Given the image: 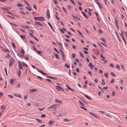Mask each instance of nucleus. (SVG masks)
Listing matches in <instances>:
<instances>
[{
	"mask_svg": "<svg viewBox=\"0 0 127 127\" xmlns=\"http://www.w3.org/2000/svg\"><path fill=\"white\" fill-rule=\"evenodd\" d=\"M47 109L48 110H50L53 111H55L56 110V105L54 104L53 105H51L47 108Z\"/></svg>",
	"mask_w": 127,
	"mask_h": 127,
	"instance_id": "obj_1",
	"label": "nucleus"
},
{
	"mask_svg": "<svg viewBox=\"0 0 127 127\" xmlns=\"http://www.w3.org/2000/svg\"><path fill=\"white\" fill-rule=\"evenodd\" d=\"M63 104L61 101L56 99V107H58Z\"/></svg>",
	"mask_w": 127,
	"mask_h": 127,
	"instance_id": "obj_2",
	"label": "nucleus"
},
{
	"mask_svg": "<svg viewBox=\"0 0 127 127\" xmlns=\"http://www.w3.org/2000/svg\"><path fill=\"white\" fill-rule=\"evenodd\" d=\"M34 18L35 20H37L39 21H43L45 20V18L42 17H34Z\"/></svg>",
	"mask_w": 127,
	"mask_h": 127,
	"instance_id": "obj_3",
	"label": "nucleus"
},
{
	"mask_svg": "<svg viewBox=\"0 0 127 127\" xmlns=\"http://www.w3.org/2000/svg\"><path fill=\"white\" fill-rule=\"evenodd\" d=\"M61 86L62 85H60L59 86H56V89H57L59 91H64V89L61 87Z\"/></svg>",
	"mask_w": 127,
	"mask_h": 127,
	"instance_id": "obj_4",
	"label": "nucleus"
},
{
	"mask_svg": "<svg viewBox=\"0 0 127 127\" xmlns=\"http://www.w3.org/2000/svg\"><path fill=\"white\" fill-rule=\"evenodd\" d=\"M14 60L12 58H11L10 59L9 61V66H11L13 64Z\"/></svg>",
	"mask_w": 127,
	"mask_h": 127,
	"instance_id": "obj_5",
	"label": "nucleus"
},
{
	"mask_svg": "<svg viewBox=\"0 0 127 127\" xmlns=\"http://www.w3.org/2000/svg\"><path fill=\"white\" fill-rule=\"evenodd\" d=\"M55 121H50L48 122V125L50 127H51L52 125L53 124L55 123Z\"/></svg>",
	"mask_w": 127,
	"mask_h": 127,
	"instance_id": "obj_6",
	"label": "nucleus"
},
{
	"mask_svg": "<svg viewBox=\"0 0 127 127\" xmlns=\"http://www.w3.org/2000/svg\"><path fill=\"white\" fill-rule=\"evenodd\" d=\"M46 15L48 19L50 18V13L49 10L47 9V11Z\"/></svg>",
	"mask_w": 127,
	"mask_h": 127,
	"instance_id": "obj_7",
	"label": "nucleus"
},
{
	"mask_svg": "<svg viewBox=\"0 0 127 127\" xmlns=\"http://www.w3.org/2000/svg\"><path fill=\"white\" fill-rule=\"evenodd\" d=\"M18 63L19 68L20 69H22V67L21 65V61H18Z\"/></svg>",
	"mask_w": 127,
	"mask_h": 127,
	"instance_id": "obj_8",
	"label": "nucleus"
},
{
	"mask_svg": "<svg viewBox=\"0 0 127 127\" xmlns=\"http://www.w3.org/2000/svg\"><path fill=\"white\" fill-rule=\"evenodd\" d=\"M37 70L39 72L41 73L43 75H47L45 73H44L42 71L38 69H37Z\"/></svg>",
	"mask_w": 127,
	"mask_h": 127,
	"instance_id": "obj_9",
	"label": "nucleus"
},
{
	"mask_svg": "<svg viewBox=\"0 0 127 127\" xmlns=\"http://www.w3.org/2000/svg\"><path fill=\"white\" fill-rule=\"evenodd\" d=\"M37 90L36 89H31L30 90V92H37Z\"/></svg>",
	"mask_w": 127,
	"mask_h": 127,
	"instance_id": "obj_10",
	"label": "nucleus"
},
{
	"mask_svg": "<svg viewBox=\"0 0 127 127\" xmlns=\"http://www.w3.org/2000/svg\"><path fill=\"white\" fill-rule=\"evenodd\" d=\"M21 72L20 70H18L17 72V74L19 77H20L21 75Z\"/></svg>",
	"mask_w": 127,
	"mask_h": 127,
	"instance_id": "obj_11",
	"label": "nucleus"
},
{
	"mask_svg": "<svg viewBox=\"0 0 127 127\" xmlns=\"http://www.w3.org/2000/svg\"><path fill=\"white\" fill-rule=\"evenodd\" d=\"M14 95L16 97H19L20 98H21V95L19 94H16L15 93H13Z\"/></svg>",
	"mask_w": 127,
	"mask_h": 127,
	"instance_id": "obj_12",
	"label": "nucleus"
},
{
	"mask_svg": "<svg viewBox=\"0 0 127 127\" xmlns=\"http://www.w3.org/2000/svg\"><path fill=\"white\" fill-rule=\"evenodd\" d=\"M35 23L36 25H38L42 27H43L42 25L39 22H35Z\"/></svg>",
	"mask_w": 127,
	"mask_h": 127,
	"instance_id": "obj_13",
	"label": "nucleus"
},
{
	"mask_svg": "<svg viewBox=\"0 0 127 127\" xmlns=\"http://www.w3.org/2000/svg\"><path fill=\"white\" fill-rule=\"evenodd\" d=\"M48 25H49V26H50V28H51V29H52V31H53V32H54L55 31L53 29V27H52V26L51 25V24L49 23V22H48Z\"/></svg>",
	"mask_w": 127,
	"mask_h": 127,
	"instance_id": "obj_14",
	"label": "nucleus"
},
{
	"mask_svg": "<svg viewBox=\"0 0 127 127\" xmlns=\"http://www.w3.org/2000/svg\"><path fill=\"white\" fill-rule=\"evenodd\" d=\"M17 6L18 7H23V5L21 3H17Z\"/></svg>",
	"mask_w": 127,
	"mask_h": 127,
	"instance_id": "obj_15",
	"label": "nucleus"
},
{
	"mask_svg": "<svg viewBox=\"0 0 127 127\" xmlns=\"http://www.w3.org/2000/svg\"><path fill=\"white\" fill-rule=\"evenodd\" d=\"M77 32H78V33H79V35H80V36L81 37H83V35L82 34V33L79 31L78 30H77Z\"/></svg>",
	"mask_w": 127,
	"mask_h": 127,
	"instance_id": "obj_16",
	"label": "nucleus"
},
{
	"mask_svg": "<svg viewBox=\"0 0 127 127\" xmlns=\"http://www.w3.org/2000/svg\"><path fill=\"white\" fill-rule=\"evenodd\" d=\"M100 56L101 58L103 59H102L101 60L103 61L105 59V58L103 56L102 54H100Z\"/></svg>",
	"mask_w": 127,
	"mask_h": 127,
	"instance_id": "obj_17",
	"label": "nucleus"
},
{
	"mask_svg": "<svg viewBox=\"0 0 127 127\" xmlns=\"http://www.w3.org/2000/svg\"><path fill=\"white\" fill-rule=\"evenodd\" d=\"M5 106H4V105H2L1 106V108L2 109H3V112L4 110H5Z\"/></svg>",
	"mask_w": 127,
	"mask_h": 127,
	"instance_id": "obj_18",
	"label": "nucleus"
},
{
	"mask_svg": "<svg viewBox=\"0 0 127 127\" xmlns=\"http://www.w3.org/2000/svg\"><path fill=\"white\" fill-rule=\"evenodd\" d=\"M21 86V84L20 83H19L17 84L16 86V87L17 88H19Z\"/></svg>",
	"mask_w": 127,
	"mask_h": 127,
	"instance_id": "obj_19",
	"label": "nucleus"
},
{
	"mask_svg": "<svg viewBox=\"0 0 127 127\" xmlns=\"http://www.w3.org/2000/svg\"><path fill=\"white\" fill-rule=\"evenodd\" d=\"M102 82L101 83V84H103V85H105V83L104 81V79H102L101 80Z\"/></svg>",
	"mask_w": 127,
	"mask_h": 127,
	"instance_id": "obj_20",
	"label": "nucleus"
},
{
	"mask_svg": "<svg viewBox=\"0 0 127 127\" xmlns=\"http://www.w3.org/2000/svg\"><path fill=\"white\" fill-rule=\"evenodd\" d=\"M116 67L118 69V70H120L121 69L120 66L118 64L116 65Z\"/></svg>",
	"mask_w": 127,
	"mask_h": 127,
	"instance_id": "obj_21",
	"label": "nucleus"
},
{
	"mask_svg": "<svg viewBox=\"0 0 127 127\" xmlns=\"http://www.w3.org/2000/svg\"><path fill=\"white\" fill-rule=\"evenodd\" d=\"M96 3L98 4V6L100 8V9L101 8V5L100 3L98 2H96Z\"/></svg>",
	"mask_w": 127,
	"mask_h": 127,
	"instance_id": "obj_22",
	"label": "nucleus"
},
{
	"mask_svg": "<svg viewBox=\"0 0 127 127\" xmlns=\"http://www.w3.org/2000/svg\"><path fill=\"white\" fill-rule=\"evenodd\" d=\"M3 50L4 52H9V51L7 49H3Z\"/></svg>",
	"mask_w": 127,
	"mask_h": 127,
	"instance_id": "obj_23",
	"label": "nucleus"
},
{
	"mask_svg": "<svg viewBox=\"0 0 127 127\" xmlns=\"http://www.w3.org/2000/svg\"><path fill=\"white\" fill-rule=\"evenodd\" d=\"M25 59L27 61L28 60H29L28 56V55L26 56L25 57Z\"/></svg>",
	"mask_w": 127,
	"mask_h": 127,
	"instance_id": "obj_24",
	"label": "nucleus"
},
{
	"mask_svg": "<svg viewBox=\"0 0 127 127\" xmlns=\"http://www.w3.org/2000/svg\"><path fill=\"white\" fill-rule=\"evenodd\" d=\"M22 28H26L27 29H30V27L28 26H22Z\"/></svg>",
	"mask_w": 127,
	"mask_h": 127,
	"instance_id": "obj_25",
	"label": "nucleus"
},
{
	"mask_svg": "<svg viewBox=\"0 0 127 127\" xmlns=\"http://www.w3.org/2000/svg\"><path fill=\"white\" fill-rule=\"evenodd\" d=\"M8 96L9 97L11 98H12L13 97V96L11 95H8Z\"/></svg>",
	"mask_w": 127,
	"mask_h": 127,
	"instance_id": "obj_26",
	"label": "nucleus"
},
{
	"mask_svg": "<svg viewBox=\"0 0 127 127\" xmlns=\"http://www.w3.org/2000/svg\"><path fill=\"white\" fill-rule=\"evenodd\" d=\"M13 81H14V80L13 79H11L10 80V83H11V84L12 85H13Z\"/></svg>",
	"mask_w": 127,
	"mask_h": 127,
	"instance_id": "obj_27",
	"label": "nucleus"
},
{
	"mask_svg": "<svg viewBox=\"0 0 127 127\" xmlns=\"http://www.w3.org/2000/svg\"><path fill=\"white\" fill-rule=\"evenodd\" d=\"M20 52L22 54H24V50L23 49L21 50H20Z\"/></svg>",
	"mask_w": 127,
	"mask_h": 127,
	"instance_id": "obj_28",
	"label": "nucleus"
},
{
	"mask_svg": "<svg viewBox=\"0 0 127 127\" xmlns=\"http://www.w3.org/2000/svg\"><path fill=\"white\" fill-rule=\"evenodd\" d=\"M94 116L97 119H100V117L96 115H95Z\"/></svg>",
	"mask_w": 127,
	"mask_h": 127,
	"instance_id": "obj_29",
	"label": "nucleus"
},
{
	"mask_svg": "<svg viewBox=\"0 0 127 127\" xmlns=\"http://www.w3.org/2000/svg\"><path fill=\"white\" fill-rule=\"evenodd\" d=\"M79 53H80V54L81 56V57H82L83 58H84V55H83V54L80 51L79 52Z\"/></svg>",
	"mask_w": 127,
	"mask_h": 127,
	"instance_id": "obj_30",
	"label": "nucleus"
},
{
	"mask_svg": "<svg viewBox=\"0 0 127 127\" xmlns=\"http://www.w3.org/2000/svg\"><path fill=\"white\" fill-rule=\"evenodd\" d=\"M26 8L29 11H31L32 10L29 7L27 6L26 7Z\"/></svg>",
	"mask_w": 127,
	"mask_h": 127,
	"instance_id": "obj_31",
	"label": "nucleus"
},
{
	"mask_svg": "<svg viewBox=\"0 0 127 127\" xmlns=\"http://www.w3.org/2000/svg\"><path fill=\"white\" fill-rule=\"evenodd\" d=\"M63 121L65 122H69L70 121L68 119L65 118L63 120Z\"/></svg>",
	"mask_w": 127,
	"mask_h": 127,
	"instance_id": "obj_32",
	"label": "nucleus"
},
{
	"mask_svg": "<svg viewBox=\"0 0 127 127\" xmlns=\"http://www.w3.org/2000/svg\"><path fill=\"white\" fill-rule=\"evenodd\" d=\"M105 76L107 78H108V73H105L104 74Z\"/></svg>",
	"mask_w": 127,
	"mask_h": 127,
	"instance_id": "obj_33",
	"label": "nucleus"
},
{
	"mask_svg": "<svg viewBox=\"0 0 127 127\" xmlns=\"http://www.w3.org/2000/svg\"><path fill=\"white\" fill-rule=\"evenodd\" d=\"M63 10H64V11L66 13H67V12L66 11V9H65L64 7H63Z\"/></svg>",
	"mask_w": 127,
	"mask_h": 127,
	"instance_id": "obj_34",
	"label": "nucleus"
},
{
	"mask_svg": "<svg viewBox=\"0 0 127 127\" xmlns=\"http://www.w3.org/2000/svg\"><path fill=\"white\" fill-rule=\"evenodd\" d=\"M84 96H85L88 99H89L90 100H91V99L88 96L86 95H84Z\"/></svg>",
	"mask_w": 127,
	"mask_h": 127,
	"instance_id": "obj_35",
	"label": "nucleus"
},
{
	"mask_svg": "<svg viewBox=\"0 0 127 127\" xmlns=\"http://www.w3.org/2000/svg\"><path fill=\"white\" fill-rule=\"evenodd\" d=\"M122 38L123 40L124 41L125 44H126V41L125 40V39L124 37L123 36H122Z\"/></svg>",
	"mask_w": 127,
	"mask_h": 127,
	"instance_id": "obj_36",
	"label": "nucleus"
},
{
	"mask_svg": "<svg viewBox=\"0 0 127 127\" xmlns=\"http://www.w3.org/2000/svg\"><path fill=\"white\" fill-rule=\"evenodd\" d=\"M64 66L65 67H67V68H69V66L66 64H65Z\"/></svg>",
	"mask_w": 127,
	"mask_h": 127,
	"instance_id": "obj_37",
	"label": "nucleus"
},
{
	"mask_svg": "<svg viewBox=\"0 0 127 127\" xmlns=\"http://www.w3.org/2000/svg\"><path fill=\"white\" fill-rule=\"evenodd\" d=\"M99 112H100L102 114H105V111H99Z\"/></svg>",
	"mask_w": 127,
	"mask_h": 127,
	"instance_id": "obj_38",
	"label": "nucleus"
},
{
	"mask_svg": "<svg viewBox=\"0 0 127 127\" xmlns=\"http://www.w3.org/2000/svg\"><path fill=\"white\" fill-rule=\"evenodd\" d=\"M78 102L79 103H80L81 104V105L82 106H84V104L83 103L81 102L80 101H78Z\"/></svg>",
	"mask_w": 127,
	"mask_h": 127,
	"instance_id": "obj_39",
	"label": "nucleus"
},
{
	"mask_svg": "<svg viewBox=\"0 0 127 127\" xmlns=\"http://www.w3.org/2000/svg\"><path fill=\"white\" fill-rule=\"evenodd\" d=\"M105 115L106 116H107L110 118H112V116H111L109 115V114H106Z\"/></svg>",
	"mask_w": 127,
	"mask_h": 127,
	"instance_id": "obj_40",
	"label": "nucleus"
},
{
	"mask_svg": "<svg viewBox=\"0 0 127 127\" xmlns=\"http://www.w3.org/2000/svg\"><path fill=\"white\" fill-rule=\"evenodd\" d=\"M12 47L13 48L15 47V44L13 42H12Z\"/></svg>",
	"mask_w": 127,
	"mask_h": 127,
	"instance_id": "obj_41",
	"label": "nucleus"
},
{
	"mask_svg": "<svg viewBox=\"0 0 127 127\" xmlns=\"http://www.w3.org/2000/svg\"><path fill=\"white\" fill-rule=\"evenodd\" d=\"M98 88L99 89H100L101 91H102V92H103V90L102 88L101 87H100V86H98Z\"/></svg>",
	"mask_w": 127,
	"mask_h": 127,
	"instance_id": "obj_42",
	"label": "nucleus"
},
{
	"mask_svg": "<svg viewBox=\"0 0 127 127\" xmlns=\"http://www.w3.org/2000/svg\"><path fill=\"white\" fill-rule=\"evenodd\" d=\"M31 105V104L30 103H28L26 104V106L28 107H30Z\"/></svg>",
	"mask_w": 127,
	"mask_h": 127,
	"instance_id": "obj_43",
	"label": "nucleus"
},
{
	"mask_svg": "<svg viewBox=\"0 0 127 127\" xmlns=\"http://www.w3.org/2000/svg\"><path fill=\"white\" fill-rule=\"evenodd\" d=\"M82 13H83L84 16L86 18H87V16H86V15L85 14V13L83 12H82Z\"/></svg>",
	"mask_w": 127,
	"mask_h": 127,
	"instance_id": "obj_44",
	"label": "nucleus"
},
{
	"mask_svg": "<svg viewBox=\"0 0 127 127\" xmlns=\"http://www.w3.org/2000/svg\"><path fill=\"white\" fill-rule=\"evenodd\" d=\"M115 22H116V26H117V25H118V22H117L118 21H117V18H116V19L115 20Z\"/></svg>",
	"mask_w": 127,
	"mask_h": 127,
	"instance_id": "obj_45",
	"label": "nucleus"
},
{
	"mask_svg": "<svg viewBox=\"0 0 127 127\" xmlns=\"http://www.w3.org/2000/svg\"><path fill=\"white\" fill-rule=\"evenodd\" d=\"M22 63L23 64V65H25L27 67L28 65L27 64L25 63L24 62H22Z\"/></svg>",
	"mask_w": 127,
	"mask_h": 127,
	"instance_id": "obj_46",
	"label": "nucleus"
},
{
	"mask_svg": "<svg viewBox=\"0 0 127 127\" xmlns=\"http://www.w3.org/2000/svg\"><path fill=\"white\" fill-rule=\"evenodd\" d=\"M108 87H103V89L104 90H107V89Z\"/></svg>",
	"mask_w": 127,
	"mask_h": 127,
	"instance_id": "obj_47",
	"label": "nucleus"
},
{
	"mask_svg": "<svg viewBox=\"0 0 127 127\" xmlns=\"http://www.w3.org/2000/svg\"><path fill=\"white\" fill-rule=\"evenodd\" d=\"M121 66L122 69H123V70H125V68L124 66L123 65H121Z\"/></svg>",
	"mask_w": 127,
	"mask_h": 127,
	"instance_id": "obj_48",
	"label": "nucleus"
},
{
	"mask_svg": "<svg viewBox=\"0 0 127 127\" xmlns=\"http://www.w3.org/2000/svg\"><path fill=\"white\" fill-rule=\"evenodd\" d=\"M63 116L62 114H60L59 115L57 116V117H62Z\"/></svg>",
	"mask_w": 127,
	"mask_h": 127,
	"instance_id": "obj_49",
	"label": "nucleus"
},
{
	"mask_svg": "<svg viewBox=\"0 0 127 127\" xmlns=\"http://www.w3.org/2000/svg\"><path fill=\"white\" fill-rule=\"evenodd\" d=\"M19 30H20L22 31V32H25V31L22 29H21V28L19 29Z\"/></svg>",
	"mask_w": 127,
	"mask_h": 127,
	"instance_id": "obj_50",
	"label": "nucleus"
},
{
	"mask_svg": "<svg viewBox=\"0 0 127 127\" xmlns=\"http://www.w3.org/2000/svg\"><path fill=\"white\" fill-rule=\"evenodd\" d=\"M60 51H61V54L62 55V56L63 57V54H64V52L61 49L60 50Z\"/></svg>",
	"mask_w": 127,
	"mask_h": 127,
	"instance_id": "obj_51",
	"label": "nucleus"
},
{
	"mask_svg": "<svg viewBox=\"0 0 127 127\" xmlns=\"http://www.w3.org/2000/svg\"><path fill=\"white\" fill-rule=\"evenodd\" d=\"M45 116V114H42L41 115V117L42 118L44 117Z\"/></svg>",
	"mask_w": 127,
	"mask_h": 127,
	"instance_id": "obj_52",
	"label": "nucleus"
},
{
	"mask_svg": "<svg viewBox=\"0 0 127 127\" xmlns=\"http://www.w3.org/2000/svg\"><path fill=\"white\" fill-rule=\"evenodd\" d=\"M75 55L74 54H73L72 55V57L73 58L75 59Z\"/></svg>",
	"mask_w": 127,
	"mask_h": 127,
	"instance_id": "obj_53",
	"label": "nucleus"
},
{
	"mask_svg": "<svg viewBox=\"0 0 127 127\" xmlns=\"http://www.w3.org/2000/svg\"><path fill=\"white\" fill-rule=\"evenodd\" d=\"M111 74L112 75V76H116L115 75L114 73H113V72H111Z\"/></svg>",
	"mask_w": 127,
	"mask_h": 127,
	"instance_id": "obj_54",
	"label": "nucleus"
},
{
	"mask_svg": "<svg viewBox=\"0 0 127 127\" xmlns=\"http://www.w3.org/2000/svg\"><path fill=\"white\" fill-rule=\"evenodd\" d=\"M9 54H7V55L5 56V57L6 58H9Z\"/></svg>",
	"mask_w": 127,
	"mask_h": 127,
	"instance_id": "obj_55",
	"label": "nucleus"
},
{
	"mask_svg": "<svg viewBox=\"0 0 127 127\" xmlns=\"http://www.w3.org/2000/svg\"><path fill=\"white\" fill-rule=\"evenodd\" d=\"M27 95H25L24 96V99H26L27 98Z\"/></svg>",
	"mask_w": 127,
	"mask_h": 127,
	"instance_id": "obj_56",
	"label": "nucleus"
},
{
	"mask_svg": "<svg viewBox=\"0 0 127 127\" xmlns=\"http://www.w3.org/2000/svg\"><path fill=\"white\" fill-rule=\"evenodd\" d=\"M71 8V7L70 5H68L67 6V8L69 10Z\"/></svg>",
	"mask_w": 127,
	"mask_h": 127,
	"instance_id": "obj_57",
	"label": "nucleus"
},
{
	"mask_svg": "<svg viewBox=\"0 0 127 127\" xmlns=\"http://www.w3.org/2000/svg\"><path fill=\"white\" fill-rule=\"evenodd\" d=\"M37 76V77L38 78L41 79V80H43V78H41V77H40L39 76Z\"/></svg>",
	"mask_w": 127,
	"mask_h": 127,
	"instance_id": "obj_58",
	"label": "nucleus"
},
{
	"mask_svg": "<svg viewBox=\"0 0 127 127\" xmlns=\"http://www.w3.org/2000/svg\"><path fill=\"white\" fill-rule=\"evenodd\" d=\"M76 71L77 72H79V70L78 68H77L76 69Z\"/></svg>",
	"mask_w": 127,
	"mask_h": 127,
	"instance_id": "obj_59",
	"label": "nucleus"
},
{
	"mask_svg": "<svg viewBox=\"0 0 127 127\" xmlns=\"http://www.w3.org/2000/svg\"><path fill=\"white\" fill-rule=\"evenodd\" d=\"M121 36L122 37V36H123V31H122L121 32V34H120Z\"/></svg>",
	"mask_w": 127,
	"mask_h": 127,
	"instance_id": "obj_60",
	"label": "nucleus"
},
{
	"mask_svg": "<svg viewBox=\"0 0 127 127\" xmlns=\"http://www.w3.org/2000/svg\"><path fill=\"white\" fill-rule=\"evenodd\" d=\"M36 52H37V53L39 54V55H40L41 53L39 51H36Z\"/></svg>",
	"mask_w": 127,
	"mask_h": 127,
	"instance_id": "obj_61",
	"label": "nucleus"
},
{
	"mask_svg": "<svg viewBox=\"0 0 127 127\" xmlns=\"http://www.w3.org/2000/svg\"><path fill=\"white\" fill-rule=\"evenodd\" d=\"M109 65L111 67H114V66L112 64H110Z\"/></svg>",
	"mask_w": 127,
	"mask_h": 127,
	"instance_id": "obj_62",
	"label": "nucleus"
},
{
	"mask_svg": "<svg viewBox=\"0 0 127 127\" xmlns=\"http://www.w3.org/2000/svg\"><path fill=\"white\" fill-rule=\"evenodd\" d=\"M73 4H75V3L72 0H69Z\"/></svg>",
	"mask_w": 127,
	"mask_h": 127,
	"instance_id": "obj_63",
	"label": "nucleus"
},
{
	"mask_svg": "<svg viewBox=\"0 0 127 127\" xmlns=\"http://www.w3.org/2000/svg\"><path fill=\"white\" fill-rule=\"evenodd\" d=\"M98 31L100 33H102V31L101 30H100V29H98Z\"/></svg>",
	"mask_w": 127,
	"mask_h": 127,
	"instance_id": "obj_64",
	"label": "nucleus"
}]
</instances>
